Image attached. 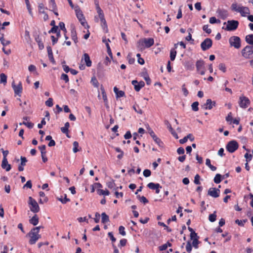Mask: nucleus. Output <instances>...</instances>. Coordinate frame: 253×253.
I'll list each match as a JSON object with an SVG mask.
<instances>
[{"mask_svg":"<svg viewBox=\"0 0 253 253\" xmlns=\"http://www.w3.org/2000/svg\"><path fill=\"white\" fill-rule=\"evenodd\" d=\"M154 43L153 38L141 39L137 42V47L140 50H143L145 48H149Z\"/></svg>","mask_w":253,"mask_h":253,"instance_id":"nucleus-1","label":"nucleus"},{"mask_svg":"<svg viewBox=\"0 0 253 253\" xmlns=\"http://www.w3.org/2000/svg\"><path fill=\"white\" fill-rule=\"evenodd\" d=\"M242 56L246 59L250 58L253 54V46L247 45L241 51Z\"/></svg>","mask_w":253,"mask_h":253,"instance_id":"nucleus-2","label":"nucleus"},{"mask_svg":"<svg viewBox=\"0 0 253 253\" xmlns=\"http://www.w3.org/2000/svg\"><path fill=\"white\" fill-rule=\"evenodd\" d=\"M238 25L239 22L237 20H228L227 22L226 27L225 28L222 27V29L228 31H234L238 28Z\"/></svg>","mask_w":253,"mask_h":253,"instance_id":"nucleus-3","label":"nucleus"},{"mask_svg":"<svg viewBox=\"0 0 253 253\" xmlns=\"http://www.w3.org/2000/svg\"><path fill=\"white\" fill-rule=\"evenodd\" d=\"M28 204L31 205L30 210L34 213H37L40 211V207L37 201L32 197H29L28 200Z\"/></svg>","mask_w":253,"mask_h":253,"instance_id":"nucleus-4","label":"nucleus"},{"mask_svg":"<svg viewBox=\"0 0 253 253\" xmlns=\"http://www.w3.org/2000/svg\"><path fill=\"white\" fill-rule=\"evenodd\" d=\"M229 42L231 46L239 49L241 47V40L239 37L232 36L229 39Z\"/></svg>","mask_w":253,"mask_h":253,"instance_id":"nucleus-5","label":"nucleus"},{"mask_svg":"<svg viewBox=\"0 0 253 253\" xmlns=\"http://www.w3.org/2000/svg\"><path fill=\"white\" fill-rule=\"evenodd\" d=\"M239 147V144L238 142L235 140H231L229 141L226 145V148L227 150L232 153L234 152Z\"/></svg>","mask_w":253,"mask_h":253,"instance_id":"nucleus-6","label":"nucleus"},{"mask_svg":"<svg viewBox=\"0 0 253 253\" xmlns=\"http://www.w3.org/2000/svg\"><path fill=\"white\" fill-rule=\"evenodd\" d=\"M239 104L240 107L243 108H247L250 104V100L248 98L244 96L240 97Z\"/></svg>","mask_w":253,"mask_h":253,"instance_id":"nucleus-7","label":"nucleus"},{"mask_svg":"<svg viewBox=\"0 0 253 253\" xmlns=\"http://www.w3.org/2000/svg\"><path fill=\"white\" fill-rule=\"evenodd\" d=\"M212 44V40L210 38H207L201 43V48L203 51H206L211 47Z\"/></svg>","mask_w":253,"mask_h":253,"instance_id":"nucleus-8","label":"nucleus"},{"mask_svg":"<svg viewBox=\"0 0 253 253\" xmlns=\"http://www.w3.org/2000/svg\"><path fill=\"white\" fill-rule=\"evenodd\" d=\"M12 87L14 90L15 94L21 96L22 91V85L21 82H19L17 85H15L14 82L12 83Z\"/></svg>","mask_w":253,"mask_h":253,"instance_id":"nucleus-9","label":"nucleus"},{"mask_svg":"<svg viewBox=\"0 0 253 253\" xmlns=\"http://www.w3.org/2000/svg\"><path fill=\"white\" fill-rule=\"evenodd\" d=\"M147 129H148V131H149V133L150 135V136L152 137V138L153 139L154 141L160 146V147H161L162 146V145H163V142H162V141L161 140V139L158 138L155 134L154 132L153 131V130H152L151 129V128H150L149 127H148L147 128Z\"/></svg>","mask_w":253,"mask_h":253,"instance_id":"nucleus-10","label":"nucleus"},{"mask_svg":"<svg viewBox=\"0 0 253 253\" xmlns=\"http://www.w3.org/2000/svg\"><path fill=\"white\" fill-rule=\"evenodd\" d=\"M215 101H212L211 99H208L206 103L201 105V107L204 109L211 110L213 108V106H215Z\"/></svg>","mask_w":253,"mask_h":253,"instance_id":"nucleus-11","label":"nucleus"},{"mask_svg":"<svg viewBox=\"0 0 253 253\" xmlns=\"http://www.w3.org/2000/svg\"><path fill=\"white\" fill-rule=\"evenodd\" d=\"M26 237H29L30 240L29 243L30 245L35 244L37 241V238L36 235L34 231L31 230V231L26 235Z\"/></svg>","mask_w":253,"mask_h":253,"instance_id":"nucleus-12","label":"nucleus"},{"mask_svg":"<svg viewBox=\"0 0 253 253\" xmlns=\"http://www.w3.org/2000/svg\"><path fill=\"white\" fill-rule=\"evenodd\" d=\"M219 189L216 188H211L208 190V194L213 198H217L219 196Z\"/></svg>","mask_w":253,"mask_h":253,"instance_id":"nucleus-13","label":"nucleus"},{"mask_svg":"<svg viewBox=\"0 0 253 253\" xmlns=\"http://www.w3.org/2000/svg\"><path fill=\"white\" fill-rule=\"evenodd\" d=\"M216 13L221 19L225 20L228 16V11L224 9L218 8L216 10Z\"/></svg>","mask_w":253,"mask_h":253,"instance_id":"nucleus-14","label":"nucleus"},{"mask_svg":"<svg viewBox=\"0 0 253 253\" xmlns=\"http://www.w3.org/2000/svg\"><path fill=\"white\" fill-rule=\"evenodd\" d=\"M38 148L41 151L42 161L44 163L46 162L47 161V158L45 156V155H46V152L45 151V148H46L45 145H41V146H39L38 147Z\"/></svg>","mask_w":253,"mask_h":253,"instance_id":"nucleus-15","label":"nucleus"},{"mask_svg":"<svg viewBox=\"0 0 253 253\" xmlns=\"http://www.w3.org/2000/svg\"><path fill=\"white\" fill-rule=\"evenodd\" d=\"M20 160L21 163L18 166V169L19 171H22L24 170L23 167L26 166V163L27 162V160L26 157L23 156H21Z\"/></svg>","mask_w":253,"mask_h":253,"instance_id":"nucleus-16","label":"nucleus"},{"mask_svg":"<svg viewBox=\"0 0 253 253\" xmlns=\"http://www.w3.org/2000/svg\"><path fill=\"white\" fill-rule=\"evenodd\" d=\"M1 168L3 169H5L6 171H8L11 169V165L8 163L7 159L2 160L1 163Z\"/></svg>","mask_w":253,"mask_h":253,"instance_id":"nucleus-17","label":"nucleus"},{"mask_svg":"<svg viewBox=\"0 0 253 253\" xmlns=\"http://www.w3.org/2000/svg\"><path fill=\"white\" fill-rule=\"evenodd\" d=\"M75 11L76 12V16L78 19V20H80V18L82 19L84 17L82 11L80 9V8L78 5L74 7Z\"/></svg>","mask_w":253,"mask_h":253,"instance_id":"nucleus-18","label":"nucleus"},{"mask_svg":"<svg viewBox=\"0 0 253 253\" xmlns=\"http://www.w3.org/2000/svg\"><path fill=\"white\" fill-rule=\"evenodd\" d=\"M204 65L205 62L203 60L200 59L197 60L196 63L197 70L199 71H200L201 70L205 69Z\"/></svg>","mask_w":253,"mask_h":253,"instance_id":"nucleus-19","label":"nucleus"},{"mask_svg":"<svg viewBox=\"0 0 253 253\" xmlns=\"http://www.w3.org/2000/svg\"><path fill=\"white\" fill-rule=\"evenodd\" d=\"M114 91L116 95V98H119L125 96V92L122 90H119L118 88L115 86L114 87Z\"/></svg>","mask_w":253,"mask_h":253,"instance_id":"nucleus-20","label":"nucleus"},{"mask_svg":"<svg viewBox=\"0 0 253 253\" xmlns=\"http://www.w3.org/2000/svg\"><path fill=\"white\" fill-rule=\"evenodd\" d=\"M83 56L86 65L87 67H90L91 66L92 62L90 59L89 55L87 53H84Z\"/></svg>","mask_w":253,"mask_h":253,"instance_id":"nucleus-21","label":"nucleus"},{"mask_svg":"<svg viewBox=\"0 0 253 253\" xmlns=\"http://www.w3.org/2000/svg\"><path fill=\"white\" fill-rule=\"evenodd\" d=\"M35 41L38 44L39 49L40 50L43 49L44 48V45L39 35H38L35 37Z\"/></svg>","mask_w":253,"mask_h":253,"instance_id":"nucleus-22","label":"nucleus"},{"mask_svg":"<svg viewBox=\"0 0 253 253\" xmlns=\"http://www.w3.org/2000/svg\"><path fill=\"white\" fill-rule=\"evenodd\" d=\"M240 13L242 16H245L246 14H249L250 13V11L248 7L242 6L240 8Z\"/></svg>","mask_w":253,"mask_h":253,"instance_id":"nucleus-23","label":"nucleus"},{"mask_svg":"<svg viewBox=\"0 0 253 253\" xmlns=\"http://www.w3.org/2000/svg\"><path fill=\"white\" fill-rule=\"evenodd\" d=\"M39 217L37 214H35L30 220V223L34 226L37 225L39 223Z\"/></svg>","mask_w":253,"mask_h":253,"instance_id":"nucleus-24","label":"nucleus"},{"mask_svg":"<svg viewBox=\"0 0 253 253\" xmlns=\"http://www.w3.org/2000/svg\"><path fill=\"white\" fill-rule=\"evenodd\" d=\"M147 187L152 190H155L157 188H162V186L159 183H155L153 182L148 183Z\"/></svg>","mask_w":253,"mask_h":253,"instance_id":"nucleus-25","label":"nucleus"},{"mask_svg":"<svg viewBox=\"0 0 253 253\" xmlns=\"http://www.w3.org/2000/svg\"><path fill=\"white\" fill-rule=\"evenodd\" d=\"M109 221V217L105 212L101 214V222L102 223H106Z\"/></svg>","mask_w":253,"mask_h":253,"instance_id":"nucleus-26","label":"nucleus"},{"mask_svg":"<svg viewBox=\"0 0 253 253\" xmlns=\"http://www.w3.org/2000/svg\"><path fill=\"white\" fill-rule=\"evenodd\" d=\"M71 36L72 40L74 41L75 43H77L78 42V38L76 31L74 28L72 29L71 30Z\"/></svg>","mask_w":253,"mask_h":253,"instance_id":"nucleus-27","label":"nucleus"},{"mask_svg":"<svg viewBox=\"0 0 253 253\" xmlns=\"http://www.w3.org/2000/svg\"><path fill=\"white\" fill-rule=\"evenodd\" d=\"M246 42L251 44L253 45V35L250 34L248 35L246 37Z\"/></svg>","mask_w":253,"mask_h":253,"instance_id":"nucleus-28","label":"nucleus"},{"mask_svg":"<svg viewBox=\"0 0 253 253\" xmlns=\"http://www.w3.org/2000/svg\"><path fill=\"white\" fill-rule=\"evenodd\" d=\"M185 67L187 70H193L194 68V65L192 62L187 61L185 62Z\"/></svg>","mask_w":253,"mask_h":253,"instance_id":"nucleus-29","label":"nucleus"},{"mask_svg":"<svg viewBox=\"0 0 253 253\" xmlns=\"http://www.w3.org/2000/svg\"><path fill=\"white\" fill-rule=\"evenodd\" d=\"M100 21H101V25L102 28L103 29L104 31L106 33H107L108 32L107 25V23H106V21L105 18L101 20Z\"/></svg>","mask_w":253,"mask_h":253,"instance_id":"nucleus-30","label":"nucleus"},{"mask_svg":"<svg viewBox=\"0 0 253 253\" xmlns=\"http://www.w3.org/2000/svg\"><path fill=\"white\" fill-rule=\"evenodd\" d=\"M0 84L3 83L5 84L7 82V76L4 73H1L0 74Z\"/></svg>","mask_w":253,"mask_h":253,"instance_id":"nucleus-31","label":"nucleus"},{"mask_svg":"<svg viewBox=\"0 0 253 253\" xmlns=\"http://www.w3.org/2000/svg\"><path fill=\"white\" fill-rule=\"evenodd\" d=\"M97 193L100 195H103L105 196L109 195L110 194L109 191L108 190H103L102 189H98L97 190Z\"/></svg>","mask_w":253,"mask_h":253,"instance_id":"nucleus-32","label":"nucleus"},{"mask_svg":"<svg viewBox=\"0 0 253 253\" xmlns=\"http://www.w3.org/2000/svg\"><path fill=\"white\" fill-rule=\"evenodd\" d=\"M176 51L174 48H172L170 52V58L171 61H173L176 57Z\"/></svg>","mask_w":253,"mask_h":253,"instance_id":"nucleus-33","label":"nucleus"},{"mask_svg":"<svg viewBox=\"0 0 253 253\" xmlns=\"http://www.w3.org/2000/svg\"><path fill=\"white\" fill-rule=\"evenodd\" d=\"M213 180L215 183H219L222 180V175L218 173L216 174Z\"/></svg>","mask_w":253,"mask_h":253,"instance_id":"nucleus-34","label":"nucleus"},{"mask_svg":"<svg viewBox=\"0 0 253 253\" xmlns=\"http://www.w3.org/2000/svg\"><path fill=\"white\" fill-rule=\"evenodd\" d=\"M0 40L1 41V43L3 45V46L8 45L10 43V41H6L3 35H2V37L0 38Z\"/></svg>","mask_w":253,"mask_h":253,"instance_id":"nucleus-35","label":"nucleus"},{"mask_svg":"<svg viewBox=\"0 0 253 253\" xmlns=\"http://www.w3.org/2000/svg\"><path fill=\"white\" fill-rule=\"evenodd\" d=\"M216 211H215L213 213L209 215V219L211 222H213L216 220Z\"/></svg>","mask_w":253,"mask_h":253,"instance_id":"nucleus-36","label":"nucleus"},{"mask_svg":"<svg viewBox=\"0 0 253 253\" xmlns=\"http://www.w3.org/2000/svg\"><path fill=\"white\" fill-rule=\"evenodd\" d=\"M97 12L98 14V16H99V17L100 20L105 18L103 12L100 7H98L97 8Z\"/></svg>","mask_w":253,"mask_h":253,"instance_id":"nucleus-37","label":"nucleus"},{"mask_svg":"<svg viewBox=\"0 0 253 253\" xmlns=\"http://www.w3.org/2000/svg\"><path fill=\"white\" fill-rule=\"evenodd\" d=\"M115 150L116 152L120 153V154L118 155L117 158L119 159H121L123 157L124 152L120 148L118 147H115Z\"/></svg>","mask_w":253,"mask_h":253,"instance_id":"nucleus-38","label":"nucleus"},{"mask_svg":"<svg viewBox=\"0 0 253 253\" xmlns=\"http://www.w3.org/2000/svg\"><path fill=\"white\" fill-rule=\"evenodd\" d=\"M137 198L140 201V202L143 203L144 204L148 203V200L144 197V196H140V195H138Z\"/></svg>","mask_w":253,"mask_h":253,"instance_id":"nucleus-39","label":"nucleus"},{"mask_svg":"<svg viewBox=\"0 0 253 253\" xmlns=\"http://www.w3.org/2000/svg\"><path fill=\"white\" fill-rule=\"evenodd\" d=\"M199 102L195 101L192 104V109L194 111H197L199 110L198 108Z\"/></svg>","mask_w":253,"mask_h":253,"instance_id":"nucleus-40","label":"nucleus"},{"mask_svg":"<svg viewBox=\"0 0 253 253\" xmlns=\"http://www.w3.org/2000/svg\"><path fill=\"white\" fill-rule=\"evenodd\" d=\"M79 21L80 22L81 24L84 26V27L85 28H89V26L88 25V24H87V23L85 21V18L84 17L82 19H81V18H80V20H79Z\"/></svg>","mask_w":253,"mask_h":253,"instance_id":"nucleus-41","label":"nucleus"},{"mask_svg":"<svg viewBox=\"0 0 253 253\" xmlns=\"http://www.w3.org/2000/svg\"><path fill=\"white\" fill-rule=\"evenodd\" d=\"M58 200L60 201L62 204H66L67 202L70 201V199L67 198L66 194H65L64 198H58Z\"/></svg>","mask_w":253,"mask_h":253,"instance_id":"nucleus-42","label":"nucleus"},{"mask_svg":"<svg viewBox=\"0 0 253 253\" xmlns=\"http://www.w3.org/2000/svg\"><path fill=\"white\" fill-rule=\"evenodd\" d=\"M127 243V240L126 239H121L120 241V244L118 245V247L121 248L126 245Z\"/></svg>","mask_w":253,"mask_h":253,"instance_id":"nucleus-43","label":"nucleus"},{"mask_svg":"<svg viewBox=\"0 0 253 253\" xmlns=\"http://www.w3.org/2000/svg\"><path fill=\"white\" fill-rule=\"evenodd\" d=\"M73 151L74 153H77V152L79 151V149L78 148L79 147V143L77 141H74L73 142Z\"/></svg>","mask_w":253,"mask_h":253,"instance_id":"nucleus-44","label":"nucleus"},{"mask_svg":"<svg viewBox=\"0 0 253 253\" xmlns=\"http://www.w3.org/2000/svg\"><path fill=\"white\" fill-rule=\"evenodd\" d=\"M198 239L199 238H196L194 240H192V245L196 249L198 248V244L200 243V242L198 241Z\"/></svg>","mask_w":253,"mask_h":253,"instance_id":"nucleus-45","label":"nucleus"},{"mask_svg":"<svg viewBox=\"0 0 253 253\" xmlns=\"http://www.w3.org/2000/svg\"><path fill=\"white\" fill-rule=\"evenodd\" d=\"M45 104L48 107H52L53 106V99L51 98H49L45 101Z\"/></svg>","mask_w":253,"mask_h":253,"instance_id":"nucleus-46","label":"nucleus"},{"mask_svg":"<svg viewBox=\"0 0 253 253\" xmlns=\"http://www.w3.org/2000/svg\"><path fill=\"white\" fill-rule=\"evenodd\" d=\"M241 7H237L236 3H233L231 5V8L233 10L240 12Z\"/></svg>","mask_w":253,"mask_h":253,"instance_id":"nucleus-47","label":"nucleus"},{"mask_svg":"<svg viewBox=\"0 0 253 253\" xmlns=\"http://www.w3.org/2000/svg\"><path fill=\"white\" fill-rule=\"evenodd\" d=\"M127 59L128 60V63L130 64H132L135 62V59L134 58L131 57L130 53H129L127 56Z\"/></svg>","mask_w":253,"mask_h":253,"instance_id":"nucleus-48","label":"nucleus"},{"mask_svg":"<svg viewBox=\"0 0 253 253\" xmlns=\"http://www.w3.org/2000/svg\"><path fill=\"white\" fill-rule=\"evenodd\" d=\"M65 61H63L62 62V64H63V70L66 73H68L70 71L71 69L68 66L64 65V64H65Z\"/></svg>","mask_w":253,"mask_h":253,"instance_id":"nucleus-49","label":"nucleus"},{"mask_svg":"<svg viewBox=\"0 0 253 253\" xmlns=\"http://www.w3.org/2000/svg\"><path fill=\"white\" fill-rule=\"evenodd\" d=\"M158 224L165 228L167 231L170 232L171 231V229L167 226L164 222H159Z\"/></svg>","mask_w":253,"mask_h":253,"instance_id":"nucleus-50","label":"nucleus"},{"mask_svg":"<svg viewBox=\"0 0 253 253\" xmlns=\"http://www.w3.org/2000/svg\"><path fill=\"white\" fill-rule=\"evenodd\" d=\"M151 174V171L148 169H146L143 171V175L146 177L150 176Z\"/></svg>","mask_w":253,"mask_h":253,"instance_id":"nucleus-51","label":"nucleus"},{"mask_svg":"<svg viewBox=\"0 0 253 253\" xmlns=\"http://www.w3.org/2000/svg\"><path fill=\"white\" fill-rule=\"evenodd\" d=\"M208 25H205L203 27V30L205 31L207 33L210 34L211 32V30L209 29Z\"/></svg>","mask_w":253,"mask_h":253,"instance_id":"nucleus-52","label":"nucleus"},{"mask_svg":"<svg viewBox=\"0 0 253 253\" xmlns=\"http://www.w3.org/2000/svg\"><path fill=\"white\" fill-rule=\"evenodd\" d=\"M192 246L190 241H188L186 246V249L187 252L190 253L192 250Z\"/></svg>","mask_w":253,"mask_h":253,"instance_id":"nucleus-53","label":"nucleus"},{"mask_svg":"<svg viewBox=\"0 0 253 253\" xmlns=\"http://www.w3.org/2000/svg\"><path fill=\"white\" fill-rule=\"evenodd\" d=\"M22 124L24 125H25L26 126H27L28 128H32L34 126V124L32 123H31V122H26L25 121H24Z\"/></svg>","mask_w":253,"mask_h":253,"instance_id":"nucleus-54","label":"nucleus"},{"mask_svg":"<svg viewBox=\"0 0 253 253\" xmlns=\"http://www.w3.org/2000/svg\"><path fill=\"white\" fill-rule=\"evenodd\" d=\"M218 68L220 70L223 71V72H226V67L224 63H220L218 65Z\"/></svg>","mask_w":253,"mask_h":253,"instance_id":"nucleus-55","label":"nucleus"},{"mask_svg":"<svg viewBox=\"0 0 253 253\" xmlns=\"http://www.w3.org/2000/svg\"><path fill=\"white\" fill-rule=\"evenodd\" d=\"M119 233L123 236L126 235V233L125 231V227L123 226H121L119 228Z\"/></svg>","mask_w":253,"mask_h":253,"instance_id":"nucleus-56","label":"nucleus"},{"mask_svg":"<svg viewBox=\"0 0 253 253\" xmlns=\"http://www.w3.org/2000/svg\"><path fill=\"white\" fill-rule=\"evenodd\" d=\"M200 176L199 174H197L195 175L194 182L196 184H197V185L200 184Z\"/></svg>","mask_w":253,"mask_h":253,"instance_id":"nucleus-57","label":"nucleus"},{"mask_svg":"<svg viewBox=\"0 0 253 253\" xmlns=\"http://www.w3.org/2000/svg\"><path fill=\"white\" fill-rule=\"evenodd\" d=\"M61 79L64 80L66 83L69 82V78L68 75L64 73L61 75Z\"/></svg>","mask_w":253,"mask_h":253,"instance_id":"nucleus-58","label":"nucleus"},{"mask_svg":"<svg viewBox=\"0 0 253 253\" xmlns=\"http://www.w3.org/2000/svg\"><path fill=\"white\" fill-rule=\"evenodd\" d=\"M107 185L108 187L110 189L113 188L115 185V184L114 183V180H112L111 181L107 182Z\"/></svg>","mask_w":253,"mask_h":253,"instance_id":"nucleus-59","label":"nucleus"},{"mask_svg":"<svg viewBox=\"0 0 253 253\" xmlns=\"http://www.w3.org/2000/svg\"><path fill=\"white\" fill-rule=\"evenodd\" d=\"M59 26L61 30H63L65 33L67 32V30L65 27V24L63 22H60L59 23Z\"/></svg>","mask_w":253,"mask_h":253,"instance_id":"nucleus-60","label":"nucleus"},{"mask_svg":"<svg viewBox=\"0 0 253 253\" xmlns=\"http://www.w3.org/2000/svg\"><path fill=\"white\" fill-rule=\"evenodd\" d=\"M191 240H194L196 238H199V237L197 235V234L195 231L192 232L190 235Z\"/></svg>","mask_w":253,"mask_h":253,"instance_id":"nucleus-61","label":"nucleus"},{"mask_svg":"<svg viewBox=\"0 0 253 253\" xmlns=\"http://www.w3.org/2000/svg\"><path fill=\"white\" fill-rule=\"evenodd\" d=\"M58 30V26L52 27L51 29L48 31L49 33H55Z\"/></svg>","mask_w":253,"mask_h":253,"instance_id":"nucleus-62","label":"nucleus"},{"mask_svg":"<svg viewBox=\"0 0 253 253\" xmlns=\"http://www.w3.org/2000/svg\"><path fill=\"white\" fill-rule=\"evenodd\" d=\"M32 187V184L31 180H28L27 181L26 183L24 185L23 188L27 187L28 188H31Z\"/></svg>","mask_w":253,"mask_h":253,"instance_id":"nucleus-63","label":"nucleus"},{"mask_svg":"<svg viewBox=\"0 0 253 253\" xmlns=\"http://www.w3.org/2000/svg\"><path fill=\"white\" fill-rule=\"evenodd\" d=\"M50 3H51V7L52 8V10H55L57 9L56 4L55 2V0H50Z\"/></svg>","mask_w":253,"mask_h":253,"instance_id":"nucleus-64","label":"nucleus"}]
</instances>
